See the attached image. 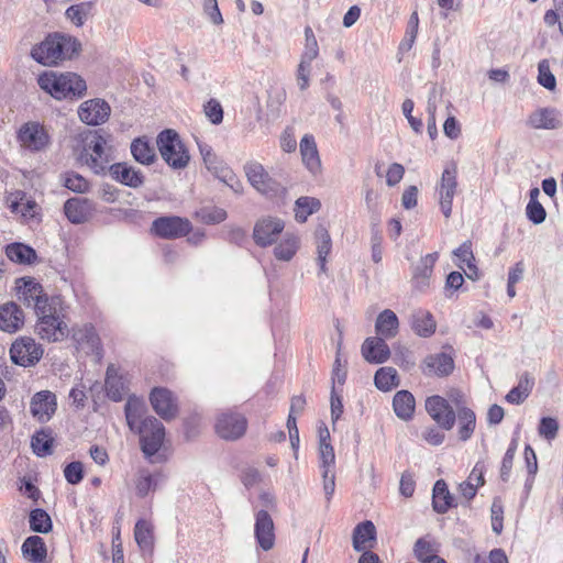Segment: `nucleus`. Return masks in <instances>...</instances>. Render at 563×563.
<instances>
[{"mask_svg": "<svg viewBox=\"0 0 563 563\" xmlns=\"http://www.w3.org/2000/svg\"><path fill=\"white\" fill-rule=\"evenodd\" d=\"M24 197L25 194L23 191H16L15 199L10 200L9 208L12 212H21L25 218H33L35 216L37 205L33 200H27L25 203H21Z\"/></svg>", "mask_w": 563, "mask_h": 563, "instance_id": "obj_49", "label": "nucleus"}, {"mask_svg": "<svg viewBox=\"0 0 563 563\" xmlns=\"http://www.w3.org/2000/svg\"><path fill=\"white\" fill-rule=\"evenodd\" d=\"M247 427L245 417L238 412H222L216 422L217 434L225 440H235L241 438Z\"/></svg>", "mask_w": 563, "mask_h": 563, "instance_id": "obj_13", "label": "nucleus"}, {"mask_svg": "<svg viewBox=\"0 0 563 563\" xmlns=\"http://www.w3.org/2000/svg\"><path fill=\"white\" fill-rule=\"evenodd\" d=\"M206 117L212 124H220L223 120V109L221 103L216 99H210L205 106Z\"/></svg>", "mask_w": 563, "mask_h": 563, "instance_id": "obj_58", "label": "nucleus"}, {"mask_svg": "<svg viewBox=\"0 0 563 563\" xmlns=\"http://www.w3.org/2000/svg\"><path fill=\"white\" fill-rule=\"evenodd\" d=\"M80 43L73 36L59 32L49 33L31 49V57L43 66H57L71 59L80 51Z\"/></svg>", "mask_w": 563, "mask_h": 563, "instance_id": "obj_1", "label": "nucleus"}, {"mask_svg": "<svg viewBox=\"0 0 563 563\" xmlns=\"http://www.w3.org/2000/svg\"><path fill=\"white\" fill-rule=\"evenodd\" d=\"M29 521L30 528L34 532L47 533L52 530V519L48 514L41 508L33 509L30 512Z\"/></svg>", "mask_w": 563, "mask_h": 563, "instance_id": "obj_46", "label": "nucleus"}, {"mask_svg": "<svg viewBox=\"0 0 563 563\" xmlns=\"http://www.w3.org/2000/svg\"><path fill=\"white\" fill-rule=\"evenodd\" d=\"M454 367L452 355L445 352L427 355L420 364L421 373L427 377H446Z\"/></svg>", "mask_w": 563, "mask_h": 563, "instance_id": "obj_16", "label": "nucleus"}, {"mask_svg": "<svg viewBox=\"0 0 563 563\" xmlns=\"http://www.w3.org/2000/svg\"><path fill=\"white\" fill-rule=\"evenodd\" d=\"M299 240L294 234H286L274 249V255L280 261H290L297 252Z\"/></svg>", "mask_w": 563, "mask_h": 563, "instance_id": "obj_45", "label": "nucleus"}, {"mask_svg": "<svg viewBox=\"0 0 563 563\" xmlns=\"http://www.w3.org/2000/svg\"><path fill=\"white\" fill-rule=\"evenodd\" d=\"M125 418L130 430L141 435V399L135 395L130 396L126 401Z\"/></svg>", "mask_w": 563, "mask_h": 563, "instance_id": "obj_41", "label": "nucleus"}, {"mask_svg": "<svg viewBox=\"0 0 563 563\" xmlns=\"http://www.w3.org/2000/svg\"><path fill=\"white\" fill-rule=\"evenodd\" d=\"M71 339L75 342L76 347L82 351L85 354L100 355V338L91 324L74 328Z\"/></svg>", "mask_w": 563, "mask_h": 563, "instance_id": "obj_21", "label": "nucleus"}, {"mask_svg": "<svg viewBox=\"0 0 563 563\" xmlns=\"http://www.w3.org/2000/svg\"><path fill=\"white\" fill-rule=\"evenodd\" d=\"M109 173L113 179L126 186L137 187L141 184L139 174L124 163L112 164L109 167Z\"/></svg>", "mask_w": 563, "mask_h": 563, "instance_id": "obj_37", "label": "nucleus"}, {"mask_svg": "<svg viewBox=\"0 0 563 563\" xmlns=\"http://www.w3.org/2000/svg\"><path fill=\"white\" fill-rule=\"evenodd\" d=\"M165 476L162 473V470H155L150 472L145 470L143 465V493L146 492H155L157 487L164 482Z\"/></svg>", "mask_w": 563, "mask_h": 563, "instance_id": "obj_53", "label": "nucleus"}, {"mask_svg": "<svg viewBox=\"0 0 563 563\" xmlns=\"http://www.w3.org/2000/svg\"><path fill=\"white\" fill-rule=\"evenodd\" d=\"M393 408L399 419L404 421L410 420L416 408L413 395L405 389L397 391L393 398Z\"/></svg>", "mask_w": 563, "mask_h": 563, "instance_id": "obj_32", "label": "nucleus"}, {"mask_svg": "<svg viewBox=\"0 0 563 563\" xmlns=\"http://www.w3.org/2000/svg\"><path fill=\"white\" fill-rule=\"evenodd\" d=\"M64 185L75 192H85L89 187L88 181L76 173H67L64 178Z\"/></svg>", "mask_w": 563, "mask_h": 563, "instance_id": "obj_59", "label": "nucleus"}, {"mask_svg": "<svg viewBox=\"0 0 563 563\" xmlns=\"http://www.w3.org/2000/svg\"><path fill=\"white\" fill-rule=\"evenodd\" d=\"M256 190L268 198H277L286 194V188L269 175Z\"/></svg>", "mask_w": 563, "mask_h": 563, "instance_id": "obj_50", "label": "nucleus"}, {"mask_svg": "<svg viewBox=\"0 0 563 563\" xmlns=\"http://www.w3.org/2000/svg\"><path fill=\"white\" fill-rule=\"evenodd\" d=\"M19 141L30 151H41L48 144V134L37 122H27L19 131Z\"/></svg>", "mask_w": 563, "mask_h": 563, "instance_id": "obj_20", "label": "nucleus"}, {"mask_svg": "<svg viewBox=\"0 0 563 563\" xmlns=\"http://www.w3.org/2000/svg\"><path fill=\"white\" fill-rule=\"evenodd\" d=\"M376 528L375 525L365 520L358 523L353 530V548L355 551L361 552L365 549V542L375 540Z\"/></svg>", "mask_w": 563, "mask_h": 563, "instance_id": "obj_38", "label": "nucleus"}, {"mask_svg": "<svg viewBox=\"0 0 563 563\" xmlns=\"http://www.w3.org/2000/svg\"><path fill=\"white\" fill-rule=\"evenodd\" d=\"M254 537L263 551H269L275 544V526L272 516L264 509L255 512Z\"/></svg>", "mask_w": 563, "mask_h": 563, "instance_id": "obj_17", "label": "nucleus"}, {"mask_svg": "<svg viewBox=\"0 0 563 563\" xmlns=\"http://www.w3.org/2000/svg\"><path fill=\"white\" fill-rule=\"evenodd\" d=\"M104 389L108 398L112 401H121L129 390L128 379L123 375L119 374L114 364H110L107 367Z\"/></svg>", "mask_w": 563, "mask_h": 563, "instance_id": "obj_25", "label": "nucleus"}, {"mask_svg": "<svg viewBox=\"0 0 563 563\" xmlns=\"http://www.w3.org/2000/svg\"><path fill=\"white\" fill-rule=\"evenodd\" d=\"M5 253L9 260L19 264H31L36 260L35 250L22 243L8 245Z\"/></svg>", "mask_w": 563, "mask_h": 563, "instance_id": "obj_43", "label": "nucleus"}, {"mask_svg": "<svg viewBox=\"0 0 563 563\" xmlns=\"http://www.w3.org/2000/svg\"><path fill=\"white\" fill-rule=\"evenodd\" d=\"M283 230V220L272 217L262 218L255 223L253 230L254 242L262 247L272 245L277 241Z\"/></svg>", "mask_w": 563, "mask_h": 563, "instance_id": "obj_15", "label": "nucleus"}, {"mask_svg": "<svg viewBox=\"0 0 563 563\" xmlns=\"http://www.w3.org/2000/svg\"><path fill=\"white\" fill-rule=\"evenodd\" d=\"M418 27H419V16H418L417 11H413L409 18L405 37L402 38V41L400 42V45H399V49L401 52H407L412 47V45L416 41L417 34H418Z\"/></svg>", "mask_w": 563, "mask_h": 563, "instance_id": "obj_47", "label": "nucleus"}, {"mask_svg": "<svg viewBox=\"0 0 563 563\" xmlns=\"http://www.w3.org/2000/svg\"><path fill=\"white\" fill-rule=\"evenodd\" d=\"M416 489V482L413 475L409 471L401 474L399 483V492L404 497H411Z\"/></svg>", "mask_w": 563, "mask_h": 563, "instance_id": "obj_64", "label": "nucleus"}, {"mask_svg": "<svg viewBox=\"0 0 563 563\" xmlns=\"http://www.w3.org/2000/svg\"><path fill=\"white\" fill-rule=\"evenodd\" d=\"M15 289L18 299L25 306L33 307L35 312L41 310L43 306H47L56 300L48 298L47 295L44 294L42 285L31 277L16 279Z\"/></svg>", "mask_w": 563, "mask_h": 563, "instance_id": "obj_8", "label": "nucleus"}, {"mask_svg": "<svg viewBox=\"0 0 563 563\" xmlns=\"http://www.w3.org/2000/svg\"><path fill=\"white\" fill-rule=\"evenodd\" d=\"M37 84L57 100L80 98L87 90L86 81L75 73L45 71Z\"/></svg>", "mask_w": 563, "mask_h": 563, "instance_id": "obj_2", "label": "nucleus"}, {"mask_svg": "<svg viewBox=\"0 0 563 563\" xmlns=\"http://www.w3.org/2000/svg\"><path fill=\"white\" fill-rule=\"evenodd\" d=\"M457 169L455 164L446 166L442 173L441 181L438 187L439 205L445 218L452 213V201L457 188Z\"/></svg>", "mask_w": 563, "mask_h": 563, "instance_id": "obj_11", "label": "nucleus"}, {"mask_svg": "<svg viewBox=\"0 0 563 563\" xmlns=\"http://www.w3.org/2000/svg\"><path fill=\"white\" fill-rule=\"evenodd\" d=\"M316 235L318 239V260H327V256L330 254L332 247L331 236L328 230L323 227H319L317 229Z\"/></svg>", "mask_w": 563, "mask_h": 563, "instance_id": "obj_52", "label": "nucleus"}, {"mask_svg": "<svg viewBox=\"0 0 563 563\" xmlns=\"http://www.w3.org/2000/svg\"><path fill=\"white\" fill-rule=\"evenodd\" d=\"M426 410L442 430H451L456 422V411L449 400L442 396L433 395L428 397Z\"/></svg>", "mask_w": 563, "mask_h": 563, "instance_id": "obj_10", "label": "nucleus"}, {"mask_svg": "<svg viewBox=\"0 0 563 563\" xmlns=\"http://www.w3.org/2000/svg\"><path fill=\"white\" fill-rule=\"evenodd\" d=\"M57 409L56 395L51 390L35 393L30 401V412L38 422H47Z\"/></svg>", "mask_w": 563, "mask_h": 563, "instance_id": "obj_14", "label": "nucleus"}, {"mask_svg": "<svg viewBox=\"0 0 563 563\" xmlns=\"http://www.w3.org/2000/svg\"><path fill=\"white\" fill-rule=\"evenodd\" d=\"M454 497L451 495L446 483L443 479L435 482L432 494V507L437 514L443 515L450 508L455 507Z\"/></svg>", "mask_w": 563, "mask_h": 563, "instance_id": "obj_31", "label": "nucleus"}, {"mask_svg": "<svg viewBox=\"0 0 563 563\" xmlns=\"http://www.w3.org/2000/svg\"><path fill=\"white\" fill-rule=\"evenodd\" d=\"M375 386L382 391H389L399 385L397 371L394 367H380L374 376Z\"/></svg>", "mask_w": 563, "mask_h": 563, "instance_id": "obj_44", "label": "nucleus"}, {"mask_svg": "<svg viewBox=\"0 0 563 563\" xmlns=\"http://www.w3.org/2000/svg\"><path fill=\"white\" fill-rule=\"evenodd\" d=\"M411 328L421 338H429L435 331V321L431 312L419 309L411 316Z\"/></svg>", "mask_w": 563, "mask_h": 563, "instance_id": "obj_34", "label": "nucleus"}, {"mask_svg": "<svg viewBox=\"0 0 563 563\" xmlns=\"http://www.w3.org/2000/svg\"><path fill=\"white\" fill-rule=\"evenodd\" d=\"M24 322V313L15 302L0 306V329L12 333L18 331Z\"/></svg>", "mask_w": 563, "mask_h": 563, "instance_id": "obj_27", "label": "nucleus"}, {"mask_svg": "<svg viewBox=\"0 0 563 563\" xmlns=\"http://www.w3.org/2000/svg\"><path fill=\"white\" fill-rule=\"evenodd\" d=\"M201 221L206 224L221 223L227 219V211L222 208H203L198 212Z\"/></svg>", "mask_w": 563, "mask_h": 563, "instance_id": "obj_55", "label": "nucleus"}, {"mask_svg": "<svg viewBox=\"0 0 563 563\" xmlns=\"http://www.w3.org/2000/svg\"><path fill=\"white\" fill-rule=\"evenodd\" d=\"M166 429L154 416L143 418V459L150 464H164L169 457Z\"/></svg>", "mask_w": 563, "mask_h": 563, "instance_id": "obj_3", "label": "nucleus"}, {"mask_svg": "<svg viewBox=\"0 0 563 563\" xmlns=\"http://www.w3.org/2000/svg\"><path fill=\"white\" fill-rule=\"evenodd\" d=\"M203 163L209 172L225 184L234 179V173L223 164L213 153L212 147L206 143H198Z\"/></svg>", "mask_w": 563, "mask_h": 563, "instance_id": "obj_22", "label": "nucleus"}, {"mask_svg": "<svg viewBox=\"0 0 563 563\" xmlns=\"http://www.w3.org/2000/svg\"><path fill=\"white\" fill-rule=\"evenodd\" d=\"M95 8L93 1H85L68 7L65 11V16L76 26H82L87 19L91 15Z\"/></svg>", "mask_w": 563, "mask_h": 563, "instance_id": "obj_39", "label": "nucleus"}, {"mask_svg": "<svg viewBox=\"0 0 563 563\" xmlns=\"http://www.w3.org/2000/svg\"><path fill=\"white\" fill-rule=\"evenodd\" d=\"M526 123L536 130H558L563 126L562 113L553 107L538 108L529 114Z\"/></svg>", "mask_w": 563, "mask_h": 563, "instance_id": "obj_18", "label": "nucleus"}, {"mask_svg": "<svg viewBox=\"0 0 563 563\" xmlns=\"http://www.w3.org/2000/svg\"><path fill=\"white\" fill-rule=\"evenodd\" d=\"M454 256L459 258L461 262L459 264V267L464 269L462 264H465L468 272H465V275L467 278L472 280H478L479 279V271L475 264V256L472 251V244L470 241H466L462 243L456 250L453 251Z\"/></svg>", "mask_w": 563, "mask_h": 563, "instance_id": "obj_33", "label": "nucleus"}, {"mask_svg": "<svg viewBox=\"0 0 563 563\" xmlns=\"http://www.w3.org/2000/svg\"><path fill=\"white\" fill-rule=\"evenodd\" d=\"M375 332L377 336L390 340L399 332V319L397 314L390 310H383L376 318Z\"/></svg>", "mask_w": 563, "mask_h": 563, "instance_id": "obj_29", "label": "nucleus"}, {"mask_svg": "<svg viewBox=\"0 0 563 563\" xmlns=\"http://www.w3.org/2000/svg\"><path fill=\"white\" fill-rule=\"evenodd\" d=\"M64 476L69 484H71V485L79 484L84 477L82 463L75 461V462L67 464L64 468Z\"/></svg>", "mask_w": 563, "mask_h": 563, "instance_id": "obj_60", "label": "nucleus"}, {"mask_svg": "<svg viewBox=\"0 0 563 563\" xmlns=\"http://www.w3.org/2000/svg\"><path fill=\"white\" fill-rule=\"evenodd\" d=\"M22 553L33 563H41L46 559L47 549L44 540L38 536L26 538L22 544Z\"/></svg>", "mask_w": 563, "mask_h": 563, "instance_id": "obj_35", "label": "nucleus"}, {"mask_svg": "<svg viewBox=\"0 0 563 563\" xmlns=\"http://www.w3.org/2000/svg\"><path fill=\"white\" fill-rule=\"evenodd\" d=\"M110 112V106L102 99L87 100L78 109L79 119L88 125L104 123L109 119Z\"/></svg>", "mask_w": 563, "mask_h": 563, "instance_id": "obj_19", "label": "nucleus"}, {"mask_svg": "<svg viewBox=\"0 0 563 563\" xmlns=\"http://www.w3.org/2000/svg\"><path fill=\"white\" fill-rule=\"evenodd\" d=\"M559 430V423L554 418L543 417L540 420V424L538 428L539 434L547 440H553Z\"/></svg>", "mask_w": 563, "mask_h": 563, "instance_id": "obj_61", "label": "nucleus"}, {"mask_svg": "<svg viewBox=\"0 0 563 563\" xmlns=\"http://www.w3.org/2000/svg\"><path fill=\"white\" fill-rule=\"evenodd\" d=\"M10 356L14 364L29 367L35 365L43 356V349L29 336L16 339L10 349Z\"/></svg>", "mask_w": 563, "mask_h": 563, "instance_id": "obj_9", "label": "nucleus"}, {"mask_svg": "<svg viewBox=\"0 0 563 563\" xmlns=\"http://www.w3.org/2000/svg\"><path fill=\"white\" fill-rule=\"evenodd\" d=\"M53 442L51 429H42L32 437L31 446L37 456L44 457L53 453Z\"/></svg>", "mask_w": 563, "mask_h": 563, "instance_id": "obj_40", "label": "nucleus"}, {"mask_svg": "<svg viewBox=\"0 0 563 563\" xmlns=\"http://www.w3.org/2000/svg\"><path fill=\"white\" fill-rule=\"evenodd\" d=\"M538 82L549 90H554L556 87V79L550 70L549 62L543 59L538 65Z\"/></svg>", "mask_w": 563, "mask_h": 563, "instance_id": "obj_54", "label": "nucleus"}, {"mask_svg": "<svg viewBox=\"0 0 563 563\" xmlns=\"http://www.w3.org/2000/svg\"><path fill=\"white\" fill-rule=\"evenodd\" d=\"M143 558L145 555H153L154 552V544H155V538H154V527L151 521L146 520L143 517Z\"/></svg>", "mask_w": 563, "mask_h": 563, "instance_id": "obj_57", "label": "nucleus"}, {"mask_svg": "<svg viewBox=\"0 0 563 563\" xmlns=\"http://www.w3.org/2000/svg\"><path fill=\"white\" fill-rule=\"evenodd\" d=\"M533 387L534 377L529 372H523L519 376L518 385L508 391L505 399L509 404L520 405L530 396Z\"/></svg>", "mask_w": 563, "mask_h": 563, "instance_id": "obj_30", "label": "nucleus"}, {"mask_svg": "<svg viewBox=\"0 0 563 563\" xmlns=\"http://www.w3.org/2000/svg\"><path fill=\"white\" fill-rule=\"evenodd\" d=\"M64 212L71 223H85L95 212L93 202L87 198H70L64 205Z\"/></svg>", "mask_w": 563, "mask_h": 563, "instance_id": "obj_24", "label": "nucleus"}, {"mask_svg": "<svg viewBox=\"0 0 563 563\" xmlns=\"http://www.w3.org/2000/svg\"><path fill=\"white\" fill-rule=\"evenodd\" d=\"M439 258V253L433 252L421 257L417 265L413 267L412 285L418 290H424L429 286L430 277L433 273V267Z\"/></svg>", "mask_w": 563, "mask_h": 563, "instance_id": "obj_26", "label": "nucleus"}, {"mask_svg": "<svg viewBox=\"0 0 563 563\" xmlns=\"http://www.w3.org/2000/svg\"><path fill=\"white\" fill-rule=\"evenodd\" d=\"M361 352L365 361L371 364L385 363L390 356V349L386 339L377 335L365 339Z\"/></svg>", "mask_w": 563, "mask_h": 563, "instance_id": "obj_23", "label": "nucleus"}, {"mask_svg": "<svg viewBox=\"0 0 563 563\" xmlns=\"http://www.w3.org/2000/svg\"><path fill=\"white\" fill-rule=\"evenodd\" d=\"M192 227L188 219L176 216L159 217L154 220L152 231L164 239H179L186 236Z\"/></svg>", "mask_w": 563, "mask_h": 563, "instance_id": "obj_12", "label": "nucleus"}, {"mask_svg": "<svg viewBox=\"0 0 563 563\" xmlns=\"http://www.w3.org/2000/svg\"><path fill=\"white\" fill-rule=\"evenodd\" d=\"M150 404L155 413L169 422L179 415V400L174 391L166 387H154L148 395Z\"/></svg>", "mask_w": 563, "mask_h": 563, "instance_id": "obj_7", "label": "nucleus"}, {"mask_svg": "<svg viewBox=\"0 0 563 563\" xmlns=\"http://www.w3.org/2000/svg\"><path fill=\"white\" fill-rule=\"evenodd\" d=\"M527 218L534 224H540L545 220L547 212L539 201H529L526 208Z\"/></svg>", "mask_w": 563, "mask_h": 563, "instance_id": "obj_62", "label": "nucleus"}, {"mask_svg": "<svg viewBox=\"0 0 563 563\" xmlns=\"http://www.w3.org/2000/svg\"><path fill=\"white\" fill-rule=\"evenodd\" d=\"M300 154L303 165L312 174H317L321 169V161L313 135L306 134L300 141Z\"/></svg>", "mask_w": 563, "mask_h": 563, "instance_id": "obj_28", "label": "nucleus"}, {"mask_svg": "<svg viewBox=\"0 0 563 563\" xmlns=\"http://www.w3.org/2000/svg\"><path fill=\"white\" fill-rule=\"evenodd\" d=\"M84 152L88 166L96 174L103 173L115 158L114 141L104 130L96 131L90 137H86Z\"/></svg>", "mask_w": 563, "mask_h": 563, "instance_id": "obj_4", "label": "nucleus"}, {"mask_svg": "<svg viewBox=\"0 0 563 563\" xmlns=\"http://www.w3.org/2000/svg\"><path fill=\"white\" fill-rule=\"evenodd\" d=\"M305 37H306V44H305V51L301 55V58L306 59L307 62H312L313 59H316L318 57L319 46H318V42L314 36V33L310 26H306Z\"/></svg>", "mask_w": 563, "mask_h": 563, "instance_id": "obj_51", "label": "nucleus"}, {"mask_svg": "<svg viewBox=\"0 0 563 563\" xmlns=\"http://www.w3.org/2000/svg\"><path fill=\"white\" fill-rule=\"evenodd\" d=\"M244 172L250 184L256 189L263 185L264 179L268 176L262 164L257 162H249L244 165Z\"/></svg>", "mask_w": 563, "mask_h": 563, "instance_id": "obj_48", "label": "nucleus"}, {"mask_svg": "<svg viewBox=\"0 0 563 563\" xmlns=\"http://www.w3.org/2000/svg\"><path fill=\"white\" fill-rule=\"evenodd\" d=\"M456 419L459 422V439L465 442L470 440L474 433L476 427L475 412L468 407L459 408V410L456 411Z\"/></svg>", "mask_w": 563, "mask_h": 563, "instance_id": "obj_36", "label": "nucleus"}, {"mask_svg": "<svg viewBox=\"0 0 563 563\" xmlns=\"http://www.w3.org/2000/svg\"><path fill=\"white\" fill-rule=\"evenodd\" d=\"M413 107H415L413 101L411 99H406L401 106L402 113L407 118L411 129L416 133H421L423 124L420 119L413 117V114H412Z\"/></svg>", "mask_w": 563, "mask_h": 563, "instance_id": "obj_63", "label": "nucleus"}, {"mask_svg": "<svg viewBox=\"0 0 563 563\" xmlns=\"http://www.w3.org/2000/svg\"><path fill=\"white\" fill-rule=\"evenodd\" d=\"M413 554L420 563L437 555L431 542L427 541L424 538H419L416 541Z\"/></svg>", "mask_w": 563, "mask_h": 563, "instance_id": "obj_56", "label": "nucleus"}, {"mask_svg": "<svg viewBox=\"0 0 563 563\" xmlns=\"http://www.w3.org/2000/svg\"><path fill=\"white\" fill-rule=\"evenodd\" d=\"M156 143L162 158L169 167L184 169L188 166L190 155L177 132L169 129L162 131Z\"/></svg>", "mask_w": 563, "mask_h": 563, "instance_id": "obj_5", "label": "nucleus"}, {"mask_svg": "<svg viewBox=\"0 0 563 563\" xmlns=\"http://www.w3.org/2000/svg\"><path fill=\"white\" fill-rule=\"evenodd\" d=\"M321 208L319 199L313 197H300L295 202V218L298 222L303 223L308 217L318 212Z\"/></svg>", "mask_w": 563, "mask_h": 563, "instance_id": "obj_42", "label": "nucleus"}, {"mask_svg": "<svg viewBox=\"0 0 563 563\" xmlns=\"http://www.w3.org/2000/svg\"><path fill=\"white\" fill-rule=\"evenodd\" d=\"M35 313L37 316L35 331L41 339L48 342H58L68 336L69 329L67 323L57 313L56 300L47 306H43Z\"/></svg>", "mask_w": 563, "mask_h": 563, "instance_id": "obj_6", "label": "nucleus"}]
</instances>
